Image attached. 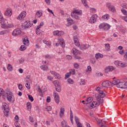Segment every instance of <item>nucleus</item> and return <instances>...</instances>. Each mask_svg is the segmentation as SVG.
<instances>
[{"label":"nucleus","instance_id":"nucleus-53","mask_svg":"<svg viewBox=\"0 0 127 127\" xmlns=\"http://www.w3.org/2000/svg\"><path fill=\"white\" fill-rule=\"evenodd\" d=\"M29 120L31 123H34V119L33 118L31 117V116H30L29 118Z\"/></svg>","mask_w":127,"mask_h":127},{"label":"nucleus","instance_id":"nucleus-29","mask_svg":"<svg viewBox=\"0 0 127 127\" xmlns=\"http://www.w3.org/2000/svg\"><path fill=\"white\" fill-rule=\"evenodd\" d=\"M72 52L74 54V55L76 56L78 54V53H79V51L75 48H73L72 50Z\"/></svg>","mask_w":127,"mask_h":127},{"label":"nucleus","instance_id":"nucleus-16","mask_svg":"<svg viewBox=\"0 0 127 127\" xmlns=\"http://www.w3.org/2000/svg\"><path fill=\"white\" fill-rule=\"evenodd\" d=\"M114 70V67L113 66H107L105 69V73H109V72H112Z\"/></svg>","mask_w":127,"mask_h":127},{"label":"nucleus","instance_id":"nucleus-12","mask_svg":"<svg viewBox=\"0 0 127 127\" xmlns=\"http://www.w3.org/2000/svg\"><path fill=\"white\" fill-rule=\"evenodd\" d=\"M73 40L74 44L76 46H80V42H79V39L78 38V37H77V36H75L73 37Z\"/></svg>","mask_w":127,"mask_h":127},{"label":"nucleus","instance_id":"nucleus-60","mask_svg":"<svg viewBox=\"0 0 127 127\" xmlns=\"http://www.w3.org/2000/svg\"><path fill=\"white\" fill-rule=\"evenodd\" d=\"M66 124H67V122H65V121L62 122L61 123L62 127H64V125H66Z\"/></svg>","mask_w":127,"mask_h":127},{"label":"nucleus","instance_id":"nucleus-28","mask_svg":"<svg viewBox=\"0 0 127 127\" xmlns=\"http://www.w3.org/2000/svg\"><path fill=\"white\" fill-rule=\"evenodd\" d=\"M40 68L43 70V71H47V70L48 69V66L44 65H41L40 66Z\"/></svg>","mask_w":127,"mask_h":127},{"label":"nucleus","instance_id":"nucleus-54","mask_svg":"<svg viewBox=\"0 0 127 127\" xmlns=\"http://www.w3.org/2000/svg\"><path fill=\"white\" fill-rule=\"evenodd\" d=\"M79 64L76 63L74 64V67L75 69H79Z\"/></svg>","mask_w":127,"mask_h":127},{"label":"nucleus","instance_id":"nucleus-42","mask_svg":"<svg viewBox=\"0 0 127 127\" xmlns=\"http://www.w3.org/2000/svg\"><path fill=\"white\" fill-rule=\"evenodd\" d=\"M8 31H0V35H4V34H6Z\"/></svg>","mask_w":127,"mask_h":127},{"label":"nucleus","instance_id":"nucleus-50","mask_svg":"<svg viewBox=\"0 0 127 127\" xmlns=\"http://www.w3.org/2000/svg\"><path fill=\"white\" fill-rule=\"evenodd\" d=\"M121 11L123 12V14H124L125 15H127V10H125L124 9H122Z\"/></svg>","mask_w":127,"mask_h":127},{"label":"nucleus","instance_id":"nucleus-19","mask_svg":"<svg viewBox=\"0 0 127 127\" xmlns=\"http://www.w3.org/2000/svg\"><path fill=\"white\" fill-rule=\"evenodd\" d=\"M59 42H60V45L63 48H64V47H65V43H64V39L62 38L60 39Z\"/></svg>","mask_w":127,"mask_h":127},{"label":"nucleus","instance_id":"nucleus-61","mask_svg":"<svg viewBox=\"0 0 127 127\" xmlns=\"http://www.w3.org/2000/svg\"><path fill=\"white\" fill-rule=\"evenodd\" d=\"M26 87L27 89H30V84L28 82L26 84Z\"/></svg>","mask_w":127,"mask_h":127},{"label":"nucleus","instance_id":"nucleus-17","mask_svg":"<svg viewBox=\"0 0 127 127\" xmlns=\"http://www.w3.org/2000/svg\"><path fill=\"white\" fill-rule=\"evenodd\" d=\"M42 14H43L42 11L38 10L35 14V16L37 17L38 18H40V17L42 16Z\"/></svg>","mask_w":127,"mask_h":127},{"label":"nucleus","instance_id":"nucleus-52","mask_svg":"<svg viewBox=\"0 0 127 127\" xmlns=\"http://www.w3.org/2000/svg\"><path fill=\"white\" fill-rule=\"evenodd\" d=\"M70 120L73 119L74 118V117H73V112H72L71 110H70Z\"/></svg>","mask_w":127,"mask_h":127},{"label":"nucleus","instance_id":"nucleus-64","mask_svg":"<svg viewBox=\"0 0 127 127\" xmlns=\"http://www.w3.org/2000/svg\"><path fill=\"white\" fill-rule=\"evenodd\" d=\"M48 80H50V81H52L53 80V77L51 76H48Z\"/></svg>","mask_w":127,"mask_h":127},{"label":"nucleus","instance_id":"nucleus-49","mask_svg":"<svg viewBox=\"0 0 127 127\" xmlns=\"http://www.w3.org/2000/svg\"><path fill=\"white\" fill-rule=\"evenodd\" d=\"M90 62L92 64H95V63H96V60L95 58H91V59H90Z\"/></svg>","mask_w":127,"mask_h":127},{"label":"nucleus","instance_id":"nucleus-41","mask_svg":"<svg viewBox=\"0 0 127 127\" xmlns=\"http://www.w3.org/2000/svg\"><path fill=\"white\" fill-rule=\"evenodd\" d=\"M102 18H105V19L108 20V19H109V18H110V16L109 15V14H107L103 15L102 16Z\"/></svg>","mask_w":127,"mask_h":127},{"label":"nucleus","instance_id":"nucleus-27","mask_svg":"<svg viewBox=\"0 0 127 127\" xmlns=\"http://www.w3.org/2000/svg\"><path fill=\"white\" fill-rule=\"evenodd\" d=\"M71 15L72 17H73V18H75V19H80V16H79L78 15H77L76 14H73L71 13Z\"/></svg>","mask_w":127,"mask_h":127},{"label":"nucleus","instance_id":"nucleus-23","mask_svg":"<svg viewBox=\"0 0 127 127\" xmlns=\"http://www.w3.org/2000/svg\"><path fill=\"white\" fill-rule=\"evenodd\" d=\"M64 113H65V109L61 108L60 113V118H63V115H64Z\"/></svg>","mask_w":127,"mask_h":127},{"label":"nucleus","instance_id":"nucleus-55","mask_svg":"<svg viewBox=\"0 0 127 127\" xmlns=\"http://www.w3.org/2000/svg\"><path fill=\"white\" fill-rule=\"evenodd\" d=\"M91 71H92V67H91V66H87V69H86V71H89L91 72Z\"/></svg>","mask_w":127,"mask_h":127},{"label":"nucleus","instance_id":"nucleus-18","mask_svg":"<svg viewBox=\"0 0 127 127\" xmlns=\"http://www.w3.org/2000/svg\"><path fill=\"white\" fill-rule=\"evenodd\" d=\"M2 107L4 109V112H9V107H8V105L6 103H4Z\"/></svg>","mask_w":127,"mask_h":127},{"label":"nucleus","instance_id":"nucleus-1","mask_svg":"<svg viewBox=\"0 0 127 127\" xmlns=\"http://www.w3.org/2000/svg\"><path fill=\"white\" fill-rule=\"evenodd\" d=\"M98 92L99 94L96 96L97 101L99 102V105H101V104H103L104 102V99L103 98L106 97V93H104V91L101 90Z\"/></svg>","mask_w":127,"mask_h":127},{"label":"nucleus","instance_id":"nucleus-26","mask_svg":"<svg viewBox=\"0 0 127 127\" xmlns=\"http://www.w3.org/2000/svg\"><path fill=\"white\" fill-rule=\"evenodd\" d=\"M81 0V2H82L84 6H85V7H89V5H88V3H87V0Z\"/></svg>","mask_w":127,"mask_h":127},{"label":"nucleus","instance_id":"nucleus-46","mask_svg":"<svg viewBox=\"0 0 127 127\" xmlns=\"http://www.w3.org/2000/svg\"><path fill=\"white\" fill-rule=\"evenodd\" d=\"M55 77L58 79V80L61 79V76L59 73H57L56 75H55Z\"/></svg>","mask_w":127,"mask_h":127},{"label":"nucleus","instance_id":"nucleus-44","mask_svg":"<svg viewBox=\"0 0 127 127\" xmlns=\"http://www.w3.org/2000/svg\"><path fill=\"white\" fill-rule=\"evenodd\" d=\"M40 27H41V26L40 25H39L37 27V28L36 29V34H40L39 33H38V31H39V29L40 28Z\"/></svg>","mask_w":127,"mask_h":127},{"label":"nucleus","instance_id":"nucleus-32","mask_svg":"<svg viewBox=\"0 0 127 127\" xmlns=\"http://www.w3.org/2000/svg\"><path fill=\"white\" fill-rule=\"evenodd\" d=\"M110 11H112V12H115L116 8H115V6H112L110 8L108 9Z\"/></svg>","mask_w":127,"mask_h":127},{"label":"nucleus","instance_id":"nucleus-14","mask_svg":"<svg viewBox=\"0 0 127 127\" xmlns=\"http://www.w3.org/2000/svg\"><path fill=\"white\" fill-rule=\"evenodd\" d=\"M74 120L77 126V127H82V124L80 123V120L77 116H74Z\"/></svg>","mask_w":127,"mask_h":127},{"label":"nucleus","instance_id":"nucleus-39","mask_svg":"<svg viewBox=\"0 0 127 127\" xmlns=\"http://www.w3.org/2000/svg\"><path fill=\"white\" fill-rule=\"evenodd\" d=\"M120 81L119 80H114L113 81V83H112V86L113 85H116L117 86H118V84H119V82Z\"/></svg>","mask_w":127,"mask_h":127},{"label":"nucleus","instance_id":"nucleus-15","mask_svg":"<svg viewBox=\"0 0 127 127\" xmlns=\"http://www.w3.org/2000/svg\"><path fill=\"white\" fill-rule=\"evenodd\" d=\"M53 33L54 35L57 36H61L62 35H63V34H64V32L63 31H59L58 30L54 31Z\"/></svg>","mask_w":127,"mask_h":127},{"label":"nucleus","instance_id":"nucleus-8","mask_svg":"<svg viewBox=\"0 0 127 127\" xmlns=\"http://www.w3.org/2000/svg\"><path fill=\"white\" fill-rule=\"evenodd\" d=\"M21 33V30H20L19 29H16L13 31L12 35L13 36H18V35H20Z\"/></svg>","mask_w":127,"mask_h":127},{"label":"nucleus","instance_id":"nucleus-9","mask_svg":"<svg viewBox=\"0 0 127 127\" xmlns=\"http://www.w3.org/2000/svg\"><path fill=\"white\" fill-rule=\"evenodd\" d=\"M25 15H26V12L23 11L17 17V19H19V20H21V19H23V18H24V17H25Z\"/></svg>","mask_w":127,"mask_h":127},{"label":"nucleus","instance_id":"nucleus-47","mask_svg":"<svg viewBox=\"0 0 127 127\" xmlns=\"http://www.w3.org/2000/svg\"><path fill=\"white\" fill-rule=\"evenodd\" d=\"M13 24H8L7 26H6V28H12V27H13Z\"/></svg>","mask_w":127,"mask_h":127},{"label":"nucleus","instance_id":"nucleus-34","mask_svg":"<svg viewBox=\"0 0 127 127\" xmlns=\"http://www.w3.org/2000/svg\"><path fill=\"white\" fill-rule=\"evenodd\" d=\"M56 91L59 93H60V92H61V85L56 86Z\"/></svg>","mask_w":127,"mask_h":127},{"label":"nucleus","instance_id":"nucleus-5","mask_svg":"<svg viewBox=\"0 0 127 127\" xmlns=\"http://www.w3.org/2000/svg\"><path fill=\"white\" fill-rule=\"evenodd\" d=\"M97 17L98 15H97V14H94L92 15V16L90 17V19L89 20L90 23H91L92 24L96 23Z\"/></svg>","mask_w":127,"mask_h":127},{"label":"nucleus","instance_id":"nucleus-40","mask_svg":"<svg viewBox=\"0 0 127 127\" xmlns=\"http://www.w3.org/2000/svg\"><path fill=\"white\" fill-rule=\"evenodd\" d=\"M106 123H107V122L106 121V119L104 118L101 120L100 124H101L102 125H106Z\"/></svg>","mask_w":127,"mask_h":127},{"label":"nucleus","instance_id":"nucleus-13","mask_svg":"<svg viewBox=\"0 0 127 127\" xmlns=\"http://www.w3.org/2000/svg\"><path fill=\"white\" fill-rule=\"evenodd\" d=\"M78 47H79V49H80V50H86V49H88V48H89V47H90V45H88V44H86V45H81L79 46H78Z\"/></svg>","mask_w":127,"mask_h":127},{"label":"nucleus","instance_id":"nucleus-7","mask_svg":"<svg viewBox=\"0 0 127 127\" xmlns=\"http://www.w3.org/2000/svg\"><path fill=\"white\" fill-rule=\"evenodd\" d=\"M54 96L55 97V100L56 103H57V104H59V102L60 101V98L59 97V95H58V93L56 92H54Z\"/></svg>","mask_w":127,"mask_h":127},{"label":"nucleus","instance_id":"nucleus-58","mask_svg":"<svg viewBox=\"0 0 127 127\" xmlns=\"http://www.w3.org/2000/svg\"><path fill=\"white\" fill-rule=\"evenodd\" d=\"M85 83H86V82L85 81V80L83 79H81L80 85H85Z\"/></svg>","mask_w":127,"mask_h":127},{"label":"nucleus","instance_id":"nucleus-37","mask_svg":"<svg viewBox=\"0 0 127 127\" xmlns=\"http://www.w3.org/2000/svg\"><path fill=\"white\" fill-rule=\"evenodd\" d=\"M67 82L68 83V84H74V80H73V79H72L71 78H69L67 79Z\"/></svg>","mask_w":127,"mask_h":127},{"label":"nucleus","instance_id":"nucleus-48","mask_svg":"<svg viewBox=\"0 0 127 127\" xmlns=\"http://www.w3.org/2000/svg\"><path fill=\"white\" fill-rule=\"evenodd\" d=\"M28 98H29V100H30V101H31V102H33V101H34V99H33V97H32V96L30 95H28Z\"/></svg>","mask_w":127,"mask_h":127},{"label":"nucleus","instance_id":"nucleus-62","mask_svg":"<svg viewBox=\"0 0 127 127\" xmlns=\"http://www.w3.org/2000/svg\"><path fill=\"white\" fill-rule=\"evenodd\" d=\"M71 72L72 75H75V74H76V71L74 69H72Z\"/></svg>","mask_w":127,"mask_h":127},{"label":"nucleus","instance_id":"nucleus-59","mask_svg":"<svg viewBox=\"0 0 127 127\" xmlns=\"http://www.w3.org/2000/svg\"><path fill=\"white\" fill-rule=\"evenodd\" d=\"M18 88L20 91L22 90V85L21 84H19L18 86Z\"/></svg>","mask_w":127,"mask_h":127},{"label":"nucleus","instance_id":"nucleus-21","mask_svg":"<svg viewBox=\"0 0 127 127\" xmlns=\"http://www.w3.org/2000/svg\"><path fill=\"white\" fill-rule=\"evenodd\" d=\"M117 87V88H121V89H124V82H121L119 80V81H118Z\"/></svg>","mask_w":127,"mask_h":127},{"label":"nucleus","instance_id":"nucleus-10","mask_svg":"<svg viewBox=\"0 0 127 127\" xmlns=\"http://www.w3.org/2000/svg\"><path fill=\"white\" fill-rule=\"evenodd\" d=\"M22 29H26V28H29L31 26H32V23H31V21L28 22L26 23V25H22Z\"/></svg>","mask_w":127,"mask_h":127},{"label":"nucleus","instance_id":"nucleus-35","mask_svg":"<svg viewBox=\"0 0 127 127\" xmlns=\"http://www.w3.org/2000/svg\"><path fill=\"white\" fill-rule=\"evenodd\" d=\"M53 84L55 85V87H58V86H60V83H59V81L57 80L53 81Z\"/></svg>","mask_w":127,"mask_h":127},{"label":"nucleus","instance_id":"nucleus-31","mask_svg":"<svg viewBox=\"0 0 127 127\" xmlns=\"http://www.w3.org/2000/svg\"><path fill=\"white\" fill-rule=\"evenodd\" d=\"M26 106L28 111H30V110H31V103L30 102H28Z\"/></svg>","mask_w":127,"mask_h":127},{"label":"nucleus","instance_id":"nucleus-22","mask_svg":"<svg viewBox=\"0 0 127 127\" xmlns=\"http://www.w3.org/2000/svg\"><path fill=\"white\" fill-rule=\"evenodd\" d=\"M0 23L1 25H4L5 24L4 19L2 16V15H0Z\"/></svg>","mask_w":127,"mask_h":127},{"label":"nucleus","instance_id":"nucleus-30","mask_svg":"<svg viewBox=\"0 0 127 127\" xmlns=\"http://www.w3.org/2000/svg\"><path fill=\"white\" fill-rule=\"evenodd\" d=\"M71 74H72V72L69 71V72H67L65 75V79H68L70 76H71Z\"/></svg>","mask_w":127,"mask_h":127},{"label":"nucleus","instance_id":"nucleus-20","mask_svg":"<svg viewBox=\"0 0 127 127\" xmlns=\"http://www.w3.org/2000/svg\"><path fill=\"white\" fill-rule=\"evenodd\" d=\"M4 14L7 16H10L11 14H12L11 10H10V9H7V10L5 12Z\"/></svg>","mask_w":127,"mask_h":127},{"label":"nucleus","instance_id":"nucleus-57","mask_svg":"<svg viewBox=\"0 0 127 127\" xmlns=\"http://www.w3.org/2000/svg\"><path fill=\"white\" fill-rule=\"evenodd\" d=\"M95 75L96 76H103V73L98 71L96 73Z\"/></svg>","mask_w":127,"mask_h":127},{"label":"nucleus","instance_id":"nucleus-3","mask_svg":"<svg viewBox=\"0 0 127 127\" xmlns=\"http://www.w3.org/2000/svg\"><path fill=\"white\" fill-rule=\"evenodd\" d=\"M99 29H103L104 30H109L110 29V25L105 23H102L99 26Z\"/></svg>","mask_w":127,"mask_h":127},{"label":"nucleus","instance_id":"nucleus-4","mask_svg":"<svg viewBox=\"0 0 127 127\" xmlns=\"http://www.w3.org/2000/svg\"><path fill=\"white\" fill-rule=\"evenodd\" d=\"M102 87H104V88H108L109 87H113V83L112 82L109 81V80H106L104 81L102 84Z\"/></svg>","mask_w":127,"mask_h":127},{"label":"nucleus","instance_id":"nucleus-45","mask_svg":"<svg viewBox=\"0 0 127 127\" xmlns=\"http://www.w3.org/2000/svg\"><path fill=\"white\" fill-rule=\"evenodd\" d=\"M46 110H47V112H50L51 110H52V107L50 106H47L46 108Z\"/></svg>","mask_w":127,"mask_h":127},{"label":"nucleus","instance_id":"nucleus-38","mask_svg":"<svg viewBox=\"0 0 127 127\" xmlns=\"http://www.w3.org/2000/svg\"><path fill=\"white\" fill-rule=\"evenodd\" d=\"M25 49H26V47H25V46H24V45L21 46V47L19 48V50L20 51H24V50H25Z\"/></svg>","mask_w":127,"mask_h":127},{"label":"nucleus","instance_id":"nucleus-56","mask_svg":"<svg viewBox=\"0 0 127 127\" xmlns=\"http://www.w3.org/2000/svg\"><path fill=\"white\" fill-rule=\"evenodd\" d=\"M105 47L107 50H109V49H110V48L111 47V46H110V44H107L105 45Z\"/></svg>","mask_w":127,"mask_h":127},{"label":"nucleus","instance_id":"nucleus-36","mask_svg":"<svg viewBox=\"0 0 127 127\" xmlns=\"http://www.w3.org/2000/svg\"><path fill=\"white\" fill-rule=\"evenodd\" d=\"M7 68L8 71H12V66L11 65V64H8Z\"/></svg>","mask_w":127,"mask_h":127},{"label":"nucleus","instance_id":"nucleus-33","mask_svg":"<svg viewBox=\"0 0 127 127\" xmlns=\"http://www.w3.org/2000/svg\"><path fill=\"white\" fill-rule=\"evenodd\" d=\"M92 101H93V97L88 98L86 100V102H87L86 103V104H91V102H92Z\"/></svg>","mask_w":127,"mask_h":127},{"label":"nucleus","instance_id":"nucleus-63","mask_svg":"<svg viewBox=\"0 0 127 127\" xmlns=\"http://www.w3.org/2000/svg\"><path fill=\"white\" fill-rule=\"evenodd\" d=\"M50 72H51V74H52V75H54V76H55V75L57 74V72L54 71H51Z\"/></svg>","mask_w":127,"mask_h":127},{"label":"nucleus","instance_id":"nucleus-2","mask_svg":"<svg viewBox=\"0 0 127 127\" xmlns=\"http://www.w3.org/2000/svg\"><path fill=\"white\" fill-rule=\"evenodd\" d=\"M6 94V99L9 102L11 101V99H12V93L10 92L9 89L7 88L5 90Z\"/></svg>","mask_w":127,"mask_h":127},{"label":"nucleus","instance_id":"nucleus-6","mask_svg":"<svg viewBox=\"0 0 127 127\" xmlns=\"http://www.w3.org/2000/svg\"><path fill=\"white\" fill-rule=\"evenodd\" d=\"M115 65H117L118 66H120L121 67H127V63H123L122 62H120L118 61H116L115 62Z\"/></svg>","mask_w":127,"mask_h":127},{"label":"nucleus","instance_id":"nucleus-25","mask_svg":"<svg viewBox=\"0 0 127 127\" xmlns=\"http://www.w3.org/2000/svg\"><path fill=\"white\" fill-rule=\"evenodd\" d=\"M103 54L97 53V54H96L95 55V58L97 59V60H98L99 58H103Z\"/></svg>","mask_w":127,"mask_h":127},{"label":"nucleus","instance_id":"nucleus-11","mask_svg":"<svg viewBox=\"0 0 127 127\" xmlns=\"http://www.w3.org/2000/svg\"><path fill=\"white\" fill-rule=\"evenodd\" d=\"M23 44L24 45H28L29 44V41L28 40V38H27V36H24L23 37Z\"/></svg>","mask_w":127,"mask_h":127},{"label":"nucleus","instance_id":"nucleus-43","mask_svg":"<svg viewBox=\"0 0 127 127\" xmlns=\"http://www.w3.org/2000/svg\"><path fill=\"white\" fill-rule=\"evenodd\" d=\"M114 5H112V3L111 2H107L106 3V6L108 7V8H110V7H112Z\"/></svg>","mask_w":127,"mask_h":127},{"label":"nucleus","instance_id":"nucleus-24","mask_svg":"<svg viewBox=\"0 0 127 127\" xmlns=\"http://www.w3.org/2000/svg\"><path fill=\"white\" fill-rule=\"evenodd\" d=\"M72 14H77L78 15H81L82 12L81 11H79V10H75L73 12H71Z\"/></svg>","mask_w":127,"mask_h":127},{"label":"nucleus","instance_id":"nucleus-51","mask_svg":"<svg viewBox=\"0 0 127 127\" xmlns=\"http://www.w3.org/2000/svg\"><path fill=\"white\" fill-rule=\"evenodd\" d=\"M45 1L48 5H50V3H51V1L50 0H45Z\"/></svg>","mask_w":127,"mask_h":127}]
</instances>
